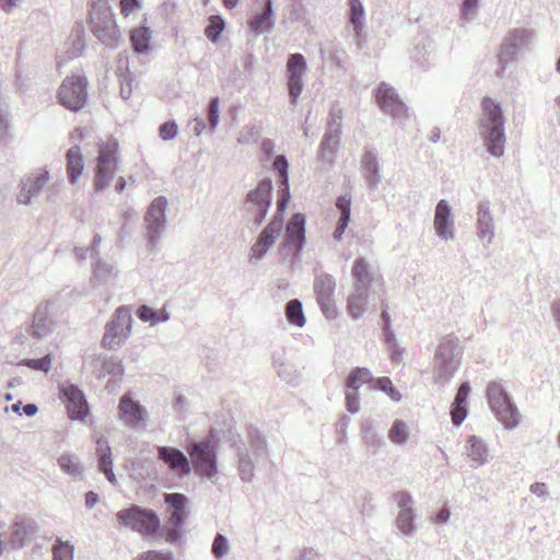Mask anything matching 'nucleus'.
<instances>
[{"label":"nucleus","instance_id":"603ef678","mask_svg":"<svg viewBox=\"0 0 560 560\" xmlns=\"http://www.w3.org/2000/svg\"><path fill=\"white\" fill-rule=\"evenodd\" d=\"M219 103L218 97L212 98L210 103L209 124L211 128H215L219 122Z\"/></svg>","mask_w":560,"mask_h":560},{"label":"nucleus","instance_id":"69168bd1","mask_svg":"<svg viewBox=\"0 0 560 560\" xmlns=\"http://www.w3.org/2000/svg\"><path fill=\"white\" fill-rule=\"evenodd\" d=\"M552 314H553L556 320L560 324V301L553 302Z\"/></svg>","mask_w":560,"mask_h":560},{"label":"nucleus","instance_id":"09e8293b","mask_svg":"<svg viewBox=\"0 0 560 560\" xmlns=\"http://www.w3.org/2000/svg\"><path fill=\"white\" fill-rule=\"evenodd\" d=\"M228 542L222 534H218L212 542V553L220 559L228 552Z\"/></svg>","mask_w":560,"mask_h":560},{"label":"nucleus","instance_id":"a19ab883","mask_svg":"<svg viewBox=\"0 0 560 560\" xmlns=\"http://www.w3.org/2000/svg\"><path fill=\"white\" fill-rule=\"evenodd\" d=\"M58 463L63 472L72 476H79L83 470L80 462L73 455L65 454L58 459Z\"/></svg>","mask_w":560,"mask_h":560},{"label":"nucleus","instance_id":"39448f33","mask_svg":"<svg viewBox=\"0 0 560 560\" xmlns=\"http://www.w3.org/2000/svg\"><path fill=\"white\" fill-rule=\"evenodd\" d=\"M116 518L119 524L130 526L131 529L143 535H153L160 528V520L155 513L137 505L118 511Z\"/></svg>","mask_w":560,"mask_h":560},{"label":"nucleus","instance_id":"f8f14e48","mask_svg":"<svg viewBox=\"0 0 560 560\" xmlns=\"http://www.w3.org/2000/svg\"><path fill=\"white\" fill-rule=\"evenodd\" d=\"M375 98L380 107L392 116L406 115L407 108L400 101L395 90L386 83H382L375 92Z\"/></svg>","mask_w":560,"mask_h":560},{"label":"nucleus","instance_id":"58836bf2","mask_svg":"<svg viewBox=\"0 0 560 560\" xmlns=\"http://www.w3.org/2000/svg\"><path fill=\"white\" fill-rule=\"evenodd\" d=\"M137 314L139 319L149 322L150 324H158L168 318L164 311H155L145 305L138 307Z\"/></svg>","mask_w":560,"mask_h":560},{"label":"nucleus","instance_id":"473e14b6","mask_svg":"<svg viewBox=\"0 0 560 560\" xmlns=\"http://www.w3.org/2000/svg\"><path fill=\"white\" fill-rule=\"evenodd\" d=\"M33 528L31 523L26 521H18L11 527V546L21 547L30 539Z\"/></svg>","mask_w":560,"mask_h":560},{"label":"nucleus","instance_id":"4d7b16f0","mask_svg":"<svg viewBox=\"0 0 560 560\" xmlns=\"http://www.w3.org/2000/svg\"><path fill=\"white\" fill-rule=\"evenodd\" d=\"M346 399H347V405H348V410L350 412H357L359 410V396L358 394L355 393V390H353L352 393H347V396H346Z\"/></svg>","mask_w":560,"mask_h":560},{"label":"nucleus","instance_id":"cd10ccee","mask_svg":"<svg viewBox=\"0 0 560 560\" xmlns=\"http://www.w3.org/2000/svg\"><path fill=\"white\" fill-rule=\"evenodd\" d=\"M336 206L340 212L339 221L337 229L334 232V237L336 240H340L343 232L349 225L350 215H351V197L350 196H339L336 202Z\"/></svg>","mask_w":560,"mask_h":560},{"label":"nucleus","instance_id":"c756f323","mask_svg":"<svg viewBox=\"0 0 560 560\" xmlns=\"http://www.w3.org/2000/svg\"><path fill=\"white\" fill-rule=\"evenodd\" d=\"M272 12V2L271 0H267L265 3L264 13L255 16L249 22L250 28L257 34L271 30L273 27V21L271 19Z\"/></svg>","mask_w":560,"mask_h":560},{"label":"nucleus","instance_id":"393cba45","mask_svg":"<svg viewBox=\"0 0 560 560\" xmlns=\"http://www.w3.org/2000/svg\"><path fill=\"white\" fill-rule=\"evenodd\" d=\"M52 326V320L49 317V311L47 306H40L36 308L33 314V323L30 326L28 332L36 338L46 336Z\"/></svg>","mask_w":560,"mask_h":560},{"label":"nucleus","instance_id":"de8ad7c7","mask_svg":"<svg viewBox=\"0 0 560 560\" xmlns=\"http://www.w3.org/2000/svg\"><path fill=\"white\" fill-rule=\"evenodd\" d=\"M25 365L33 370H40L47 372L51 369L52 358L51 355H45L39 359H28L25 361Z\"/></svg>","mask_w":560,"mask_h":560},{"label":"nucleus","instance_id":"774afa93","mask_svg":"<svg viewBox=\"0 0 560 560\" xmlns=\"http://www.w3.org/2000/svg\"><path fill=\"white\" fill-rule=\"evenodd\" d=\"M238 3V0H223V4L224 7L229 8V9H233L237 5Z\"/></svg>","mask_w":560,"mask_h":560},{"label":"nucleus","instance_id":"c85d7f7f","mask_svg":"<svg viewBox=\"0 0 560 560\" xmlns=\"http://www.w3.org/2000/svg\"><path fill=\"white\" fill-rule=\"evenodd\" d=\"M368 302V294L365 288L358 289L355 293L350 294L348 298L347 308L349 315L353 319L362 316Z\"/></svg>","mask_w":560,"mask_h":560},{"label":"nucleus","instance_id":"f3484780","mask_svg":"<svg viewBox=\"0 0 560 560\" xmlns=\"http://www.w3.org/2000/svg\"><path fill=\"white\" fill-rule=\"evenodd\" d=\"M120 417L129 427H138L142 423L144 418V410L139 402L131 399L129 395H124L120 399L119 406Z\"/></svg>","mask_w":560,"mask_h":560},{"label":"nucleus","instance_id":"4be33fe9","mask_svg":"<svg viewBox=\"0 0 560 560\" xmlns=\"http://www.w3.org/2000/svg\"><path fill=\"white\" fill-rule=\"evenodd\" d=\"M66 161L68 178L72 184H74L84 171V159L79 145H74L68 149Z\"/></svg>","mask_w":560,"mask_h":560},{"label":"nucleus","instance_id":"e2e57ef3","mask_svg":"<svg viewBox=\"0 0 560 560\" xmlns=\"http://www.w3.org/2000/svg\"><path fill=\"white\" fill-rule=\"evenodd\" d=\"M20 0H0V5L7 12L18 4Z\"/></svg>","mask_w":560,"mask_h":560},{"label":"nucleus","instance_id":"f704fd0d","mask_svg":"<svg viewBox=\"0 0 560 560\" xmlns=\"http://www.w3.org/2000/svg\"><path fill=\"white\" fill-rule=\"evenodd\" d=\"M372 382V374L368 369L357 368L351 371L347 378V386L351 390H358L362 384Z\"/></svg>","mask_w":560,"mask_h":560},{"label":"nucleus","instance_id":"0eeeda50","mask_svg":"<svg viewBox=\"0 0 560 560\" xmlns=\"http://www.w3.org/2000/svg\"><path fill=\"white\" fill-rule=\"evenodd\" d=\"M188 453L190 465L198 475L211 478L217 474V454L212 441L195 442L189 446Z\"/></svg>","mask_w":560,"mask_h":560},{"label":"nucleus","instance_id":"8fccbe9b","mask_svg":"<svg viewBox=\"0 0 560 560\" xmlns=\"http://www.w3.org/2000/svg\"><path fill=\"white\" fill-rule=\"evenodd\" d=\"M141 4L138 0H120L119 9L124 18H128L131 13L138 12Z\"/></svg>","mask_w":560,"mask_h":560},{"label":"nucleus","instance_id":"3c124183","mask_svg":"<svg viewBox=\"0 0 560 560\" xmlns=\"http://www.w3.org/2000/svg\"><path fill=\"white\" fill-rule=\"evenodd\" d=\"M177 135V125L173 121L164 122L160 126V136L164 141H170Z\"/></svg>","mask_w":560,"mask_h":560},{"label":"nucleus","instance_id":"f03ea898","mask_svg":"<svg viewBox=\"0 0 560 560\" xmlns=\"http://www.w3.org/2000/svg\"><path fill=\"white\" fill-rule=\"evenodd\" d=\"M119 145L114 137L105 138L97 143L96 167L94 174V188L102 191L108 187L116 176L119 160Z\"/></svg>","mask_w":560,"mask_h":560},{"label":"nucleus","instance_id":"ddd939ff","mask_svg":"<svg viewBox=\"0 0 560 560\" xmlns=\"http://www.w3.org/2000/svg\"><path fill=\"white\" fill-rule=\"evenodd\" d=\"M158 457L161 462L166 464L172 471H176L179 475H189L191 472L190 462L180 450L160 446L158 448Z\"/></svg>","mask_w":560,"mask_h":560},{"label":"nucleus","instance_id":"c9c22d12","mask_svg":"<svg viewBox=\"0 0 560 560\" xmlns=\"http://www.w3.org/2000/svg\"><path fill=\"white\" fill-rule=\"evenodd\" d=\"M477 225L480 237L488 240L492 237V217L489 214V210H487V208H478Z\"/></svg>","mask_w":560,"mask_h":560},{"label":"nucleus","instance_id":"dca6fc26","mask_svg":"<svg viewBox=\"0 0 560 560\" xmlns=\"http://www.w3.org/2000/svg\"><path fill=\"white\" fill-rule=\"evenodd\" d=\"M96 455L98 462V470L104 472L107 481L115 485L117 483L116 475L113 471V452L108 445V440L98 438L96 440Z\"/></svg>","mask_w":560,"mask_h":560},{"label":"nucleus","instance_id":"a878e982","mask_svg":"<svg viewBox=\"0 0 560 560\" xmlns=\"http://www.w3.org/2000/svg\"><path fill=\"white\" fill-rule=\"evenodd\" d=\"M164 500L173 509L170 518L171 524L174 525L175 528H180L187 516L185 511L186 497L180 493H171L165 494Z\"/></svg>","mask_w":560,"mask_h":560},{"label":"nucleus","instance_id":"6e6d98bb","mask_svg":"<svg viewBox=\"0 0 560 560\" xmlns=\"http://www.w3.org/2000/svg\"><path fill=\"white\" fill-rule=\"evenodd\" d=\"M395 499L397 501L398 506L400 510L411 508L412 499L407 492H398L395 494Z\"/></svg>","mask_w":560,"mask_h":560},{"label":"nucleus","instance_id":"6ab92c4d","mask_svg":"<svg viewBox=\"0 0 560 560\" xmlns=\"http://www.w3.org/2000/svg\"><path fill=\"white\" fill-rule=\"evenodd\" d=\"M457 348V339L453 336H446L442 339L438 347V358L442 360L444 369L447 371V377L452 375V373L457 368L458 363L455 361Z\"/></svg>","mask_w":560,"mask_h":560},{"label":"nucleus","instance_id":"5fc2aeb1","mask_svg":"<svg viewBox=\"0 0 560 560\" xmlns=\"http://www.w3.org/2000/svg\"><path fill=\"white\" fill-rule=\"evenodd\" d=\"M136 560H172V557L158 551H147L139 555Z\"/></svg>","mask_w":560,"mask_h":560},{"label":"nucleus","instance_id":"72a5a7b5","mask_svg":"<svg viewBox=\"0 0 560 560\" xmlns=\"http://www.w3.org/2000/svg\"><path fill=\"white\" fill-rule=\"evenodd\" d=\"M351 273L354 280L359 282L362 288H365L372 282L373 278L370 272V267L364 258H359L353 262Z\"/></svg>","mask_w":560,"mask_h":560},{"label":"nucleus","instance_id":"412c9836","mask_svg":"<svg viewBox=\"0 0 560 560\" xmlns=\"http://www.w3.org/2000/svg\"><path fill=\"white\" fill-rule=\"evenodd\" d=\"M48 179L49 175L45 170L34 173L28 177L22 186V191L19 197L20 202L28 203L33 195L39 192L42 187L47 184Z\"/></svg>","mask_w":560,"mask_h":560},{"label":"nucleus","instance_id":"ea45409f","mask_svg":"<svg viewBox=\"0 0 560 560\" xmlns=\"http://www.w3.org/2000/svg\"><path fill=\"white\" fill-rule=\"evenodd\" d=\"M372 387L375 389L383 390L388 394L392 400L399 401L401 399V394L395 387L392 380L388 377H381L372 382Z\"/></svg>","mask_w":560,"mask_h":560},{"label":"nucleus","instance_id":"7c9ffc66","mask_svg":"<svg viewBox=\"0 0 560 560\" xmlns=\"http://www.w3.org/2000/svg\"><path fill=\"white\" fill-rule=\"evenodd\" d=\"M362 167L364 177L370 183L371 186H375L381 182L377 161L372 151H366L363 154Z\"/></svg>","mask_w":560,"mask_h":560},{"label":"nucleus","instance_id":"b1692460","mask_svg":"<svg viewBox=\"0 0 560 560\" xmlns=\"http://www.w3.org/2000/svg\"><path fill=\"white\" fill-rule=\"evenodd\" d=\"M305 240V217L301 213L292 215L287 224V242L298 249Z\"/></svg>","mask_w":560,"mask_h":560},{"label":"nucleus","instance_id":"a211bd4d","mask_svg":"<svg viewBox=\"0 0 560 560\" xmlns=\"http://www.w3.org/2000/svg\"><path fill=\"white\" fill-rule=\"evenodd\" d=\"M453 219L447 201L441 200L435 207L434 226L435 232L442 238L453 237Z\"/></svg>","mask_w":560,"mask_h":560},{"label":"nucleus","instance_id":"6e6552de","mask_svg":"<svg viewBox=\"0 0 560 560\" xmlns=\"http://www.w3.org/2000/svg\"><path fill=\"white\" fill-rule=\"evenodd\" d=\"M59 398L72 420H84L90 413L84 393L75 384L63 382L58 386Z\"/></svg>","mask_w":560,"mask_h":560},{"label":"nucleus","instance_id":"4c0bfd02","mask_svg":"<svg viewBox=\"0 0 560 560\" xmlns=\"http://www.w3.org/2000/svg\"><path fill=\"white\" fill-rule=\"evenodd\" d=\"M287 318L290 323L303 326L306 322L299 300H291L287 304Z\"/></svg>","mask_w":560,"mask_h":560},{"label":"nucleus","instance_id":"4468645a","mask_svg":"<svg viewBox=\"0 0 560 560\" xmlns=\"http://www.w3.org/2000/svg\"><path fill=\"white\" fill-rule=\"evenodd\" d=\"M282 219H273L260 232L256 243L252 248V255L255 259H260L266 254L271 244L276 241L280 231L282 230Z\"/></svg>","mask_w":560,"mask_h":560},{"label":"nucleus","instance_id":"49530a36","mask_svg":"<svg viewBox=\"0 0 560 560\" xmlns=\"http://www.w3.org/2000/svg\"><path fill=\"white\" fill-rule=\"evenodd\" d=\"M290 201L289 182L288 178L280 180L279 186V200L277 202V211L282 213L285 211Z\"/></svg>","mask_w":560,"mask_h":560},{"label":"nucleus","instance_id":"1a4fd4ad","mask_svg":"<svg viewBox=\"0 0 560 560\" xmlns=\"http://www.w3.org/2000/svg\"><path fill=\"white\" fill-rule=\"evenodd\" d=\"M336 282L331 276L327 273L318 275L314 282V290L317 303L328 319L336 318L338 310L334 301Z\"/></svg>","mask_w":560,"mask_h":560},{"label":"nucleus","instance_id":"9d476101","mask_svg":"<svg viewBox=\"0 0 560 560\" xmlns=\"http://www.w3.org/2000/svg\"><path fill=\"white\" fill-rule=\"evenodd\" d=\"M307 68L305 57L302 54H291L287 60L288 91L295 103L303 89V74Z\"/></svg>","mask_w":560,"mask_h":560},{"label":"nucleus","instance_id":"bb28decb","mask_svg":"<svg viewBox=\"0 0 560 560\" xmlns=\"http://www.w3.org/2000/svg\"><path fill=\"white\" fill-rule=\"evenodd\" d=\"M466 455L471 462L482 465L488 462L489 450L480 438L470 435L466 439Z\"/></svg>","mask_w":560,"mask_h":560},{"label":"nucleus","instance_id":"680f3d73","mask_svg":"<svg viewBox=\"0 0 560 560\" xmlns=\"http://www.w3.org/2000/svg\"><path fill=\"white\" fill-rule=\"evenodd\" d=\"M546 485L545 483H534L530 486V491L535 494L541 495L545 493Z\"/></svg>","mask_w":560,"mask_h":560},{"label":"nucleus","instance_id":"5701e85b","mask_svg":"<svg viewBox=\"0 0 560 560\" xmlns=\"http://www.w3.org/2000/svg\"><path fill=\"white\" fill-rule=\"evenodd\" d=\"M166 207L167 200L163 196L156 197L149 206L145 220L149 223L150 233L159 232L160 226H162L164 222V212Z\"/></svg>","mask_w":560,"mask_h":560},{"label":"nucleus","instance_id":"052dcab7","mask_svg":"<svg viewBox=\"0 0 560 560\" xmlns=\"http://www.w3.org/2000/svg\"><path fill=\"white\" fill-rule=\"evenodd\" d=\"M330 120L339 126V120H341L342 117V110L340 108H334L330 112Z\"/></svg>","mask_w":560,"mask_h":560},{"label":"nucleus","instance_id":"2eb2a0df","mask_svg":"<svg viewBox=\"0 0 560 560\" xmlns=\"http://www.w3.org/2000/svg\"><path fill=\"white\" fill-rule=\"evenodd\" d=\"M91 31L96 38L107 45H114L119 38V28L116 21L106 14L101 18L91 19Z\"/></svg>","mask_w":560,"mask_h":560},{"label":"nucleus","instance_id":"7ed1b4c3","mask_svg":"<svg viewBox=\"0 0 560 560\" xmlns=\"http://www.w3.org/2000/svg\"><path fill=\"white\" fill-rule=\"evenodd\" d=\"M487 396L491 411L505 428L512 429L520 424L522 416L517 407L511 401L510 394L500 382L493 381L489 383Z\"/></svg>","mask_w":560,"mask_h":560},{"label":"nucleus","instance_id":"423d86ee","mask_svg":"<svg viewBox=\"0 0 560 560\" xmlns=\"http://www.w3.org/2000/svg\"><path fill=\"white\" fill-rule=\"evenodd\" d=\"M86 78L68 75L58 90L59 103L69 110H80L86 104Z\"/></svg>","mask_w":560,"mask_h":560},{"label":"nucleus","instance_id":"13d9d810","mask_svg":"<svg viewBox=\"0 0 560 560\" xmlns=\"http://www.w3.org/2000/svg\"><path fill=\"white\" fill-rule=\"evenodd\" d=\"M450 518V511L447 508H443L441 511L438 512V515L435 516V522L444 523Z\"/></svg>","mask_w":560,"mask_h":560},{"label":"nucleus","instance_id":"c03bdc74","mask_svg":"<svg viewBox=\"0 0 560 560\" xmlns=\"http://www.w3.org/2000/svg\"><path fill=\"white\" fill-rule=\"evenodd\" d=\"M408 428L404 420H396L389 430V439L394 443H404L408 439Z\"/></svg>","mask_w":560,"mask_h":560},{"label":"nucleus","instance_id":"338daca9","mask_svg":"<svg viewBox=\"0 0 560 560\" xmlns=\"http://www.w3.org/2000/svg\"><path fill=\"white\" fill-rule=\"evenodd\" d=\"M126 180L122 177H119L116 182V191L121 192L125 189Z\"/></svg>","mask_w":560,"mask_h":560},{"label":"nucleus","instance_id":"bf43d9fd","mask_svg":"<svg viewBox=\"0 0 560 560\" xmlns=\"http://www.w3.org/2000/svg\"><path fill=\"white\" fill-rule=\"evenodd\" d=\"M97 499H98V497H97V494H96V493H94V492H88V493L85 494V505H86L88 508H92V506H94V505H95V503H96V501H97Z\"/></svg>","mask_w":560,"mask_h":560},{"label":"nucleus","instance_id":"f257e3e1","mask_svg":"<svg viewBox=\"0 0 560 560\" xmlns=\"http://www.w3.org/2000/svg\"><path fill=\"white\" fill-rule=\"evenodd\" d=\"M504 115L499 102L485 97L481 101V115L478 126L485 144L493 156H502L505 147Z\"/></svg>","mask_w":560,"mask_h":560},{"label":"nucleus","instance_id":"9b49d317","mask_svg":"<svg viewBox=\"0 0 560 560\" xmlns=\"http://www.w3.org/2000/svg\"><path fill=\"white\" fill-rule=\"evenodd\" d=\"M272 184L269 179L260 180L255 190L247 195V201L255 207L256 214L254 221L260 224L266 218V213L270 207Z\"/></svg>","mask_w":560,"mask_h":560},{"label":"nucleus","instance_id":"a18cd8bd","mask_svg":"<svg viewBox=\"0 0 560 560\" xmlns=\"http://www.w3.org/2000/svg\"><path fill=\"white\" fill-rule=\"evenodd\" d=\"M398 528L404 534H410L413 530V511L411 508L400 510L397 517Z\"/></svg>","mask_w":560,"mask_h":560},{"label":"nucleus","instance_id":"0e129e2a","mask_svg":"<svg viewBox=\"0 0 560 560\" xmlns=\"http://www.w3.org/2000/svg\"><path fill=\"white\" fill-rule=\"evenodd\" d=\"M37 411V406L34 404H27L23 406V412L27 416H34Z\"/></svg>","mask_w":560,"mask_h":560},{"label":"nucleus","instance_id":"864d4df0","mask_svg":"<svg viewBox=\"0 0 560 560\" xmlns=\"http://www.w3.org/2000/svg\"><path fill=\"white\" fill-rule=\"evenodd\" d=\"M273 167L279 172L280 180L288 178V160L283 155L276 156Z\"/></svg>","mask_w":560,"mask_h":560},{"label":"nucleus","instance_id":"20e7f679","mask_svg":"<svg viewBox=\"0 0 560 560\" xmlns=\"http://www.w3.org/2000/svg\"><path fill=\"white\" fill-rule=\"evenodd\" d=\"M132 318L128 307L116 308L110 322L105 326V334L102 338L103 347L116 349L125 343L131 334Z\"/></svg>","mask_w":560,"mask_h":560},{"label":"nucleus","instance_id":"e433bc0d","mask_svg":"<svg viewBox=\"0 0 560 560\" xmlns=\"http://www.w3.org/2000/svg\"><path fill=\"white\" fill-rule=\"evenodd\" d=\"M350 22L358 34L362 32L364 9L360 0H349Z\"/></svg>","mask_w":560,"mask_h":560},{"label":"nucleus","instance_id":"2f4dec72","mask_svg":"<svg viewBox=\"0 0 560 560\" xmlns=\"http://www.w3.org/2000/svg\"><path fill=\"white\" fill-rule=\"evenodd\" d=\"M151 31L149 27L140 26L131 30L130 42L137 52L143 54L150 49Z\"/></svg>","mask_w":560,"mask_h":560},{"label":"nucleus","instance_id":"79ce46f5","mask_svg":"<svg viewBox=\"0 0 560 560\" xmlns=\"http://www.w3.org/2000/svg\"><path fill=\"white\" fill-rule=\"evenodd\" d=\"M54 560H73V546L67 541L56 540L52 546Z\"/></svg>","mask_w":560,"mask_h":560},{"label":"nucleus","instance_id":"aec40b11","mask_svg":"<svg viewBox=\"0 0 560 560\" xmlns=\"http://www.w3.org/2000/svg\"><path fill=\"white\" fill-rule=\"evenodd\" d=\"M470 392L468 383H462L452 404L451 417L454 425H460L467 417V400Z\"/></svg>","mask_w":560,"mask_h":560},{"label":"nucleus","instance_id":"37998d69","mask_svg":"<svg viewBox=\"0 0 560 560\" xmlns=\"http://www.w3.org/2000/svg\"><path fill=\"white\" fill-rule=\"evenodd\" d=\"M224 28V20L219 15H212L209 18V25L205 30L207 38L215 42Z\"/></svg>","mask_w":560,"mask_h":560}]
</instances>
